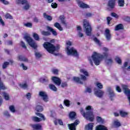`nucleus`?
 Instances as JSON below:
<instances>
[{
	"instance_id": "4c0bfd02",
	"label": "nucleus",
	"mask_w": 130,
	"mask_h": 130,
	"mask_svg": "<svg viewBox=\"0 0 130 130\" xmlns=\"http://www.w3.org/2000/svg\"><path fill=\"white\" fill-rule=\"evenodd\" d=\"M33 37H34L35 40L38 41V40H39V39H40V38L39 37V35H38V34H37L36 33L33 34Z\"/></svg>"
},
{
	"instance_id": "2eb2a0df",
	"label": "nucleus",
	"mask_w": 130,
	"mask_h": 130,
	"mask_svg": "<svg viewBox=\"0 0 130 130\" xmlns=\"http://www.w3.org/2000/svg\"><path fill=\"white\" fill-rule=\"evenodd\" d=\"M59 19H60L61 24H62L64 27H68V22H67L64 15H60L59 17Z\"/></svg>"
},
{
	"instance_id": "a878e982",
	"label": "nucleus",
	"mask_w": 130,
	"mask_h": 130,
	"mask_svg": "<svg viewBox=\"0 0 130 130\" xmlns=\"http://www.w3.org/2000/svg\"><path fill=\"white\" fill-rule=\"evenodd\" d=\"M95 130H108V129L104 125H99L96 127Z\"/></svg>"
},
{
	"instance_id": "2f4dec72",
	"label": "nucleus",
	"mask_w": 130,
	"mask_h": 130,
	"mask_svg": "<svg viewBox=\"0 0 130 130\" xmlns=\"http://www.w3.org/2000/svg\"><path fill=\"white\" fill-rule=\"evenodd\" d=\"M118 6L119 7H124V0H118Z\"/></svg>"
},
{
	"instance_id": "5701e85b",
	"label": "nucleus",
	"mask_w": 130,
	"mask_h": 130,
	"mask_svg": "<svg viewBox=\"0 0 130 130\" xmlns=\"http://www.w3.org/2000/svg\"><path fill=\"white\" fill-rule=\"evenodd\" d=\"M109 95H110V98L111 100V101H113V97H114V96H115V94L114 93V92L113 91V90H111V89L110 88L109 89Z\"/></svg>"
},
{
	"instance_id": "69168bd1",
	"label": "nucleus",
	"mask_w": 130,
	"mask_h": 130,
	"mask_svg": "<svg viewBox=\"0 0 130 130\" xmlns=\"http://www.w3.org/2000/svg\"><path fill=\"white\" fill-rule=\"evenodd\" d=\"M35 55L36 57H38L39 58H40V57H41L42 56L41 54H40L39 52H36Z\"/></svg>"
},
{
	"instance_id": "4d7b16f0",
	"label": "nucleus",
	"mask_w": 130,
	"mask_h": 130,
	"mask_svg": "<svg viewBox=\"0 0 130 130\" xmlns=\"http://www.w3.org/2000/svg\"><path fill=\"white\" fill-rule=\"evenodd\" d=\"M0 89H3V90H5V87L4 84H3V82H2V81L1 80V78H0Z\"/></svg>"
},
{
	"instance_id": "aec40b11",
	"label": "nucleus",
	"mask_w": 130,
	"mask_h": 130,
	"mask_svg": "<svg viewBox=\"0 0 130 130\" xmlns=\"http://www.w3.org/2000/svg\"><path fill=\"white\" fill-rule=\"evenodd\" d=\"M39 82L43 83H48V82H49V79H48V77H47V76H44V77L40 78Z\"/></svg>"
},
{
	"instance_id": "423d86ee",
	"label": "nucleus",
	"mask_w": 130,
	"mask_h": 130,
	"mask_svg": "<svg viewBox=\"0 0 130 130\" xmlns=\"http://www.w3.org/2000/svg\"><path fill=\"white\" fill-rule=\"evenodd\" d=\"M67 53L69 55H73L75 57H79V53L77 50L75 49L74 47H72L70 49V46L67 47Z\"/></svg>"
},
{
	"instance_id": "e2e57ef3",
	"label": "nucleus",
	"mask_w": 130,
	"mask_h": 130,
	"mask_svg": "<svg viewBox=\"0 0 130 130\" xmlns=\"http://www.w3.org/2000/svg\"><path fill=\"white\" fill-rule=\"evenodd\" d=\"M0 2L1 3H3L4 4V5H9V4H10V3H9V2H8L6 0H0Z\"/></svg>"
},
{
	"instance_id": "b1692460",
	"label": "nucleus",
	"mask_w": 130,
	"mask_h": 130,
	"mask_svg": "<svg viewBox=\"0 0 130 130\" xmlns=\"http://www.w3.org/2000/svg\"><path fill=\"white\" fill-rule=\"evenodd\" d=\"M43 16L45 19H46L48 21H52V17L50 15H48L46 13H44Z\"/></svg>"
},
{
	"instance_id": "864d4df0",
	"label": "nucleus",
	"mask_w": 130,
	"mask_h": 130,
	"mask_svg": "<svg viewBox=\"0 0 130 130\" xmlns=\"http://www.w3.org/2000/svg\"><path fill=\"white\" fill-rule=\"evenodd\" d=\"M114 124L116 126H117L118 127H119V126H120V125H121V124H120V122H118V121H115Z\"/></svg>"
},
{
	"instance_id": "ddd939ff",
	"label": "nucleus",
	"mask_w": 130,
	"mask_h": 130,
	"mask_svg": "<svg viewBox=\"0 0 130 130\" xmlns=\"http://www.w3.org/2000/svg\"><path fill=\"white\" fill-rule=\"evenodd\" d=\"M52 80L54 83V84L57 86H60V85L61 84V80L60 79V78L57 77H52Z\"/></svg>"
},
{
	"instance_id": "f8f14e48",
	"label": "nucleus",
	"mask_w": 130,
	"mask_h": 130,
	"mask_svg": "<svg viewBox=\"0 0 130 130\" xmlns=\"http://www.w3.org/2000/svg\"><path fill=\"white\" fill-rule=\"evenodd\" d=\"M77 4L79 6V8H81V9H90V6L87 4L84 3L82 1L78 0L77 1Z\"/></svg>"
},
{
	"instance_id": "a211bd4d",
	"label": "nucleus",
	"mask_w": 130,
	"mask_h": 130,
	"mask_svg": "<svg viewBox=\"0 0 130 130\" xmlns=\"http://www.w3.org/2000/svg\"><path fill=\"white\" fill-rule=\"evenodd\" d=\"M116 0H109L108 3V6L110 9H114L115 7V3Z\"/></svg>"
},
{
	"instance_id": "49530a36",
	"label": "nucleus",
	"mask_w": 130,
	"mask_h": 130,
	"mask_svg": "<svg viewBox=\"0 0 130 130\" xmlns=\"http://www.w3.org/2000/svg\"><path fill=\"white\" fill-rule=\"evenodd\" d=\"M4 96L5 100H7V101L10 100V96L9 95V94H8V93L4 92Z\"/></svg>"
},
{
	"instance_id": "4be33fe9",
	"label": "nucleus",
	"mask_w": 130,
	"mask_h": 130,
	"mask_svg": "<svg viewBox=\"0 0 130 130\" xmlns=\"http://www.w3.org/2000/svg\"><path fill=\"white\" fill-rule=\"evenodd\" d=\"M123 29H124L123 24L121 23L118 24L115 27V31H118V30H123Z\"/></svg>"
},
{
	"instance_id": "bb28decb",
	"label": "nucleus",
	"mask_w": 130,
	"mask_h": 130,
	"mask_svg": "<svg viewBox=\"0 0 130 130\" xmlns=\"http://www.w3.org/2000/svg\"><path fill=\"white\" fill-rule=\"evenodd\" d=\"M18 60L20 61H25L28 62V59L26 58L25 56L19 55L18 56Z\"/></svg>"
},
{
	"instance_id": "393cba45",
	"label": "nucleus",
	"mask_w": 130,
	"mask_h": 130,
	"mask_svg": "<svg viewBox=\"0 0 130 130\" xmlns=\"http://www.w3.org/2000/svg\"><path fill=\"white\" fill-rule=\"evenodd\" d=\"M49 88L50 90L52 91H53L54 92H56L57 91V88H56V86L54 85V84H49Z\"/></svg>"
},
{
	"instance_id": "58836bf2",
	"label": "nucleus",
	"mask_w": 130,
	"mask_h": 130,
	"mask_svg": "<svg viewBox=\"0 0 130 130\" xmlns=\"http://www.w3.org/2000/svg\"><path fill=\"white\" fill-rule=\"evenodd\" d=\"M9 110L11 112H13V113L16 112V109H15V106L13 105L9 106Z\"/></svg>"
},
{
	"instance_id": "cd10ccee",
	"label": "nucleus",
	"mask_w": 130,
	"mask_h": 130,
	"mask_svg": "<svg viewBox=\"0 0 130 130\" xmlns=\"http://www.w3.org/2000/svg\"><path fill=\"white\" fill-rule=\"evenodd\" d=\"M35 110L37 112H42L43 111V107L41 105H37L35 108Z\"/></svg>"
},
{
	"instance_id": "20e7f679",
	"label": "nucleus",
	"mask_w": 130,
	"mask_h": 130,
	"mask_svg": "<svg viewBox=\"0 0 130 130\" xmlns=\"http://www.w3.org/2000/svg\"><path fill=\"white\" fill-rule=\"evenodd\" d=\"M24 38L26 40V42H27L28 44H29V46L34 48V49H37V45L36 44V43L34 42L33 39L27 35H25L24 37Z\"/></svg>"
},
{
	"instance_id": "774afa93",
	"label": "nucleus",
	"mask_w": 130,
	"mask_h": 130,
	"mask_svg": "<svg viewBox=\"0 0 130 130\" xmlns=\"http://www.w3.org/2000/svg\"><path fill=\"white\" fill-rule=\"evenodd\" d=\"M0 23L2 25V26H5V22H4V20H3V19H2V17L0 16Z\"/></svg>"
},
{
	"instance_id": "6ab92c4d",
	"label": "nucleus",
	"mask_w": 130,
	"mask_h": 130,
	"mask_svg": "<svg viewBox=\"0 0 130 130\" xmlns=\"http://www.w3.org/2000/svg\"><path fill=\"white\" fill-rule=\"evenodd\" d=\"M77 116V113L75 112L72 111L70 112L69 113V118L71 119V120H74L76 119V116Z\"/></svg>"
},
{
	"instance_id": "de8ad7c7",
	"label": "nucleus",
	"mask_w": 130,
	"mask_h": 130,
	"mask_svg": "<svg viewBox=\"0 0 130 130\" xmlns=\"http://www.w3.org/2000/svg\"><path fill=\"white\" fill-rule=\"evenodd\" d=\"M61 87L62 88H65L66 87H68V83L67 82H61Z\"/></svg>"
},
{
	"instance_id": "f704fd0d",
	"label": "nucleus",
	"mask_w": 130,
	"mask_h": 130,
	"mask_svg": "<svg viewBox=\"0 0 130 130\" xmlns=\"http://www.w3.org/2000/svg\"><path fill=\"white\" fill-rule=\"evenodd\" d=\"M6 19H9L10 20H13V17L11 14L9 13H7L5 14Z\"/></svg>"
},
{
	"instance_id": "680f3d73",
	"label": "nucleus",
	"mask_w": 130,
	"mask_h": 130,
	"mask_svg": "<svg viewBox=\"0 0 130 130\" xmlns=\"http://www.w3.org/2000/svg\"><path fill=\"white\" fill-rule=\"evenodd\" d=\"M26 98L28 100H30L31 99V93L28 92L26 95Z\"/></svg>"
},
{
	"instance_id": "6e6552de",
	"label": "nucleus",
	"mask_w": 130,
	"mask_h": 130,
	"mask_svg": "<svg viewBox=\"0 0 130 130\" xmlns=\"http://www.w3.org/2000/svg\"><path fill=\"white\" fill-rule=\"evenodd\" d=\"M83 81V82H85V81H87V76H85L83 75H80V77H73V81L74 82H76V83H78V84H81V85H83L84 83L81 81Z\"/></svg>"
},
{
	"instance_id": "1a4fd4ad",
	"label": "nucleus",
	"mask_w": 130,
	"mask_h": 130,
	"mask_svg": "<svg viewBox=\"0 0 130 130\" xmlns=\"http://www.w3.org/2000/svg\"><path fill=\"white\" fill-rule=\"evenodd\" d=\"M17 4L25 5V6L23 7V9L25 10V11H27L28 9H30V5L28 4L27 0H17Z\"/></svg>"
},
{
	"instance_id": "3c124183",
	"label": "nucleus",
	"mask_w": 130,
	"mask_h": 130,
	"mask_svg": "<svg viewBox=\"0 0 130 130\" xmlns=\"http://www.w3.org/2000/svg\"><path fill=\"white\" fill-rule=\"evenodd\" d=\"M51 6L52 9H56V8H57V4H56V3H52Z\"/></svg>"
},
{
	"instance_id": "13d9d810",
	"label": "nucleus",
	"mask_w": 130,
	"mask_h": 130,
	"mask_svg": "<svg viewBox=\"0 0 130 130\" xmlns=\"http://www.w3.org/2000/svg\"><path fill=\"white\" fill-rule=\"evenodd\" d=\"M113 62V60H112V59L109 58L107 59V64H111Z\"/></svg>"
},
{
	"instance_id": "8fccbe9b",
	"label": "nucleus",
	"mask_w": 130,
	"mask_h": 130,
	"mask_svg": "<svg viewBox=\"0 0 130 130\" xmlns=\"http://www.w3.org/2000/svg\"><path fill=\"white\" fill-rule=\"evenodd\" d=\"M20 43H21V46L22 47V48H24V49H27V46H26V45L25 44L24 42H23V41H21L20 42Z\"/></svg>"
},
{
	"instance_id": "052dcab7",
	"label": "nucleus",
	"mask_w": 130,
	"mask_h": 130,
	"mask_svg": "<svg viewBox=\"0 0 130 130\" xmlns=\"http://www.w3.org/2000/svg\"><path fill=\"white\" fill-rule=\"evenodd\" d=\"M52 73L54 75H58V70L57 69H53Z\"/></svg>"
},
{
	"instance_id": "c756f323",
	"label": "nucleus",
	"mask_w": 130,
	"mask_h": 130,
	"mask_svg": "<svg viewBox=\"0 0 130 130\" xmlns=\"http://www.w3.org/2000/svg\"><path fill=\"white\" fill-rule=\"evenodd\" d=\"M54 27H55V28H57V29L59 30V31H62V30H63L62 27H61L60 24L59 23H58V22L55 23L54 24Z\"/></svg>"
},
{
	"instance_id": "5fc2aeb1",
	"label": "nucleus",
	"mask_w": 130,
	"mask_h": 130,
	"mask_svg": "<svg viewBox=\"0 0 130 130\" xmlns=\"http://www.w3.org/2000/svg\"><path fill=\"white\" fill-rule=\"evenodd\" d=\"M20 67H22L23 70H24V71H26V70H28V68L27 67V66H25L23 63L21 64Z\"/></svg>"
},
{
	"instance_id": "79ce46f5",
	"label": "nucleus",
	"mask_w": 130,
	"mask_h": 130,
	"mask_svg": "<svg viewBox=\"0 0 130 130\" xmlns=\"http://www.w3.org/2000/svg\"><path fill=\"white\" fill-rule=\"evenodd\" d=\"M94 125H93V123H89L87 125V128L88 130H92L93 129V127Z\"/></svg>"
},
{
	"instance_id": "f3484780",
	"label": "nucleus",
	"mask_w": 130,
	"mask_h": 130,
	"mask_svg": "<svg viewBox=\"0 0 130 130\" xmlns=\"http://www.w3.org/2000/svg\"><path fill=\"white\" fill-rule=\"evenodd\" d=\"M30 126L34 130H42V126L40 124H32L30 125Z\"/></svg>"
},
{
	"instance_id": "f03ea898",
	"label": "nucleus",
	"mask_w": 130,
	"mask_h": 130,
	"mask_svg": "<svg viewBox=\"0 0 130 130\" xmlns=\"http://www.w3.org/2000/svg\"><path fill=\"white\" fill-rule=\"evenodd\" d=\"M108 55H109V54L107 52H104L102 55H100L97 52H94L91 57L95 66H99L101 61V59L107 58Z\"/></svg>"
},
{
	"instance_id": "f257e3e1",
	"label": "nucleus",
	"mask_w": 130,
	"mask_h": 130,
	"mask_svg": "<svg viewBox=\"0 0 130 130\" xmlns=\"http://www.w3.org/2000/svg\"><path fill=\"white\" fill-rule=\"evenodd\" d=\"M85 109L87 110L86 112H85L84 109L81 108L80 109V113L87 120H89L91 122L94 121V114L93 111H90L92 110V106H87L86 107Z\"/></svg>"
},
{
	"instance_id": "e433bc0d",
	"label": "nucleus",
	"mask_w": 130,
	"mask_h": 130,
	"mask_svg": "<svg viewBox=\"0 0 130 130\" xmlns=\"http://www.w3.org/2000/svg\"><path fill=\"white\" fill-rule=\"evenodd\" d=\"M64 104L67 107H70V106H71V104L69 100H64Z\"/></svg>"
},
{
	"instance_id": "0eeeda50",
	"label": "nucleus",
	"mask_w": 130,
	"mask_h": 130,
	"mask_svg": "<svg viewBox=\"0 0 130 130\" xmlns=\"http://www.w3.org/2000/svg\"><path fill=\"white\" fill-rule=\"evenodd\" d=\"M36 114L41 118L38 117L33 116L31 118L32 121H35V122H40L42 120H45V117H44L43 114L40 113H36Z\"/></svg>"
},
{
	"instance_id": "a19ab883",
	"label": "nucleus",
	"mask_w": 130,
	"mask_h": 130,
	"mask_svg": "<svg viewBox=\"0 0 130 130\" xmlns=\"http://www.w3.org/2000/svg\"><path fill=\"white\" fill-rule=\"evenodd\" d=\"M94 14H92L91 13H86L85 15V18H91V17H92Z\"/></svg>"
},
{
	"instance_id": "9d476101",
	"label": "nucleus",
	"mask_w": 130,
	"mask_h": 130,
	"mask_svg": "<svg viewBox=\"0 0 130 130\" xmlns=\"http://www.w3.org/2000/svg\"><path fill=\"white\" fill-rule=\"evenodd\" d=\"M39 96L42 98V99L44 101V102H48L49 98L47 94H46V92H45L44 91H40Z\"/></svg>"
},
{
	"instance_id": "09e8293b",
	"label": "nucleus",
	"mask_w": 130,
	"mask_h": 130,
	"mask_svg": "<svg viewBox=\"0 0 130 130\" xmlns=\"http://www.w3.org/2000/svg\"><path fill=\"white\" fill-rule=\"evenodd\" d=\"M24 25L25 27H27L28 28H32V24L30 22H27L26 23H24Z\"/></svg>"
},
{
	"instance_id": "72a5a7b5",
	"label": "nucleus",
	"mask_w": 130,
	"mask_h": 130,
	"mask_svg": "<svg viewBox=\"0 0 130 130\" xmlns=\"http://www.w3.org/2000/svg\"><path fill=\"white\" fill-rule=\"evenodd\" d=\"M80 73H82L85 77H89V73L84 69H81Z\"/></svg>"
},
{
	"instance_id": "c03bdc74",
	"label": "nucleus",
	"mask_w": 130,
	"mask_h": 130,
	"mask_svg": "<svg viewBox=\"0 0 130 130\" xmlns=\"http://www.w3.org/2000/svg\"><path fill=\"white\" fill-rule=\"evenodd\" d=\"M19 86L20 87H21V88H22V89H27L28 88V85L27 84V83L20 84Z\"/></svg>"
},
{
	"instance_id": "0e129e2a",
	"label": "nucleus",
	"mask_w": 130,
	"mask_h": 130,
	"mask_svg": "<svg viewBox=\"0 0 130 130\" xmlns=\"http://www.w3.org/2000/svg\"><path fill=\"white\" fill-rule=\"evenodd\" d=\"M116 90L118 92V93H121V88L119 86H117L116 87Z\"/></svg>"
},
{
	"instance_id": "338daca9",
	"label": "nucleus",
	"mask_w": 130,
	"mask_h": 130,
	"mask_svg": "<svg viewBox=\"0 0 130 130\" xmlns=\"http://www.w3.org/2000/svg\"><path fill=\"white\" fill-rule=\"evenodd\" d=\"M85 92H87L88 93H92V89L89 87H87L85 90Z\"/></svg>"
},
{
	"instance_id": "39448f33",
	"label": "nucleus",
	"mask_w": 130,
	"mask_h": 130,
	"mask_svg": "<svg viewBox=\"0 0 130 130\" xmlns=\"http://www.w3.org/2000/svg\"><path fill=\"white\" fill-rule=\"evenodd\" d=\"M83 28L86 30V34L87 36H91L92 32V27L90 25V23L87 21V20H84L83 21Z\"/></svg>"
},
{
	"instance_id": "dca6fc26",
	"label": "nucleus",
	"mask_w": 130,
	"mask_h": 130,
	"mask_svg": "<svg viewBox=\"0 0 130 130\" xmlns=\"http://www.w3.org/2000/svg\"><path fill=\"white\" fill-rule=\"evenodd\" d=\"M105 37L108 41H110V39H111V34H110V30L107 28L105 31Z\"/></svg>"
},
{
	"instance_id": "c9c22d12",
	"label": "nucleus",
	"mask_w": 130,
	"mask_h": 130,
	"mask_svg": "<svg viewBox=\"0 0 130 130\" xmlns=\"http://www.w3.org/2000/svg\"><path fill=\"white\" fill-rule=\"evenodd\" d=\"M96 86L98 89H103V85H102V83L100 82H96Z\"/></svg>"
},
{
	"instance_id": "6e6d98bb",
	"label": "nucleus",
	"mask_w": 130,
	"mask_h": 130,
	"mask_svg": "<svg viewBox=\"0 0 130 130\" xmlns=\"http://www.w3.org/2000/svg\"><path fill=\"white\" fill-rule=\"evenodd\" d=\"M93 41L97 43L98 44H100V41L96 37L93 38Z\"/></svg>"
},
{
	"instance_id": "412c9836",
	"label": "nucleus",
	"mask_w": 130,
	"mask_h": 130,
	"mask_svg": "<svg viewBox=\"0 0 130 130\" xmlns=\"http://www.w3.org/2000/svg\"><path fill=\"white\" fill-rule=\"evenodd\" d=\"M47 30H48V31H50V32H51L52 34H53L54 36H57V32H56V31L54 30V29L52 28V27L48 26H47Z\"/></svg>"
},
{
	"instance_id": "4468645a",
	"label": "nucleus",
	"mask_w": 130,
	"mask_h": 130,
	"mask_svg": "<svg viewBox=\"0 0 130 130\" xmlns=\"http://www.w3.org/2000/svg\"><path fill=\"white\" fill-rule=\"evenodd\" d=\"M94 94L99 98H102L103 95H104V91L101 89L95 90L94 89Z\"/></svg>"
},
{
	"instance_id": "c85d7f7f",
	"label": "nucleus",
	"mask_w": 130,
	"mask_h": 130,
	"mask_svg": "<svg viewBox=\"0 0 130 130\" xmlns=\"http://www.w3.org/2000/svg\"><path fill=\"white\" fill-rule=\"evenodd\" d=\"M119 114L121 117H125L126 116H127L128 115V113L126 112H124L122 110L119 111Z\"/></svg>"
},
{
	"instance_id": "603ef678",
	"label": "nucleus",
	"mask_w": 130,
	"mask_h": 130,
	"mask_svg": "<svg viewBox=\"0 0 130 130\" xmlns=\"http://www.w3.org/2000/svg\"><path fill=\"white\" fill-rule=\"evenodd\" d=\"M111 20H112V18L111 17L109 16L107 17V22L108 25L110 24V21H111Z\"/></svg>"
},
{
	"instance_id": "473e14b6",
	"label": "nucleus",
	"mask_w": 130,
	"mask_h": 130,
	"mask_svg": "<svg viewBox=\"0 0 130 130\" xmlns=\"http://www.w3.org/2000/svg\"><path fill=\"white\" fill-rule=\"evenodd\" d=\"M96 121L99 122V123H104V120L101 118V117L97 116L96 117Z\"/></svg>"
},
{
	"instance_id": "ea45409f",
	"label": "nucleus",
	"mask_w": 130,
	"mask_h": 130,
	"mask_svg": "<svg viewBox=\"0 0 130 130\" xmlns=\"http://www.w3.org/2000/svg\"><path fill=\"white\" fill-rule=\"evenodd\" d=\"M9 64H10V62H8V61L4 62V63L3 64V69H7V68H8V66H9Z\"/></svg>"
},
{
	"instance_id": "7c9ffc66",
	"label": "nucleus",
	"mask_w": 130,
	"mask_h": 130,
	"mask_svg": "<svg viewBox=\"0 0 130 130\" xmlns=\"http://www.w3.org/2000/svg\"><path fill=\"white\" fill-rule=\"evenodd\" d=\"M41 34L43 36H49L51 35V32L48 31L43 30L41 31Z\"/></svg>"
},
{
	"instance_id": "9b49d317",
	"label": "nucleus",
	"mask_w": 130,
	"mask_h": 130,
	"mask_svg": "<svg viewBox=\"0 0 130 130\" xmlns=\"http://www.w3.org/2000/svg\"><path fill=\"white\" fill-rule=\"evenodd\" d=\"M80 123L79 120H76L74 123L68 124V127L70 130H76V126Z\"/></svg>"
},
{
	"instance_id": "7ed1b4c3",
	"label": "nucleus",
	"mask_w": 130,
	"mask_h": 130,
	"mask_svg": "<svg viewBox=\"0 0 130 130\" xmlns=\"http://www.w3.org/2000/svg\"><path fill=\"white\" fill-rule=\"evenodd\" d=\"M43 47L49 53H54V51L56 50V47L54 45L49 42H45L43 44Z\"/></svg>"
},
{
	"instance_id": "37998d69",
	"label": "nucleus",
	"mask_w": 130,
	"mask_h": 130,
	"mask_svg": "<svg viewBox=\"0 0 130 130\" xmlns=\"http://www.w3.org/2000/svg\"><path fill=\"white\" fill-rule=\"evenodd\" d=\"M115 60H116V62H117V63H118V64H121L122 61H121V59H120V58H119L118 57H116L115 58Z\"/></svg>"
},
{
	"instance_id": "a18cd8bd",
	"label": "nucleus",
	"mask_w": 130,
	"mask_h": 130,
	"mask_svg": "<svg viewBox=\"0 0 130 130\" xmlns=\"http://www.w3.org/2000/svg\"><path fill=\"white\" fill-rule=\"evenodd\" d=\"M111 16L114 18H116V19H118V18H119V16H118V15H117L115 12L111 13Z\"/></svg>"
},
{
	"instance_id": "bf43d9fd",
	"label": "nucleus",
	"mask_w": 130,
	"mask_h": 130,
	"mask_svg": "<svg viewBox=\"0 0 130 130\" xmlns=\"http://www.w3.org/2000/svg\"><path fill=\"white\" fill-rule=\"evenodd\" d=\"M4 114L5 116H7L8 117H10V116H11V115H10V113L8 111H5Z\"/></svg>"
}]
</instances>
